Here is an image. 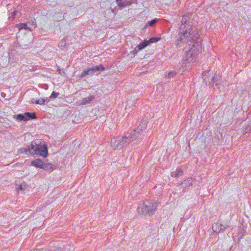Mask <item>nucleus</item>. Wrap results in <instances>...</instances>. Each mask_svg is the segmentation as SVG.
Returning <instances> with one entry per match:
<instances>
[{
  "label": "nucleus",
  "instance_id": "4be33fe9",
  "mask_svg": "<svg viewBox=\"0 0 251 251\" xmlns=\"http://www.w3.org/2000/svg\"><path fill=\"white\" fill-rule=\"evenodd\" d=\"M89 75L88 74V70H84L81 73V74L79 75V77L80 78H83L84 77V76H85L86 75Z\"/></svg>",
  "mask_w": 251,
  "mask_h": 251
},
{
  "label": "nucleus",
  "instance_id": "f257e3e1",
  "mask_svg": "<svg viewBox=\"0 0 251 251\" xmlns=\"http://www.w3.org/2000/svg\"><path fill=\"white\" fill-rule=\"evenodd\" d=\"M178 38L176 41L177 46L181 43L187 42L190 49L186 52L184 60L190 64L201 49V39L198 30L192 25V22L188 15L182 18L181 25L178 31Z\"/></svg>",
  "mask_w": 251,
  "mask_h": 251
},
{
  "label": "nucleus",
  "instance_id": "7ed1b4c3",
  "mask_svg": "<svg viewBox=\"0 0 251 251\" xmlns=\"http://www.w3.org/2000/svg\"><path fill=\"white\" fill-rule=\"evenodd\" d=\"M30 145H33V149L32 150V155H39L44 157H46L48 156V149L45 144H42L40 140H36L32 142Z\"/></svg>",
  "mask_w": 251,
  "mask_h": 251
},
{
  "label": "nucleus",
  "instance_id": "c9c22d12",
  "mask_svg": "<svg viewBox=\"0 0 251 251\" xmlns=\"http://www.w3.org/2000/svg\"><path fill=\"white\" fill-rule=\"evenodd\" d=\"M209 71H208V72H207V73H208V74H209ZM206 73H207V72H205V73L204 75H203V80H204L205 82H207L206 78V77H205V76H206Z\"/></svg>",
  "mask_w": 251,
  "mask_h": 251
},
{
  "label": "nucleus",
  "instance_id": "4468645a",
  "mask_svg": "<svg viewBox=\"0 0 251 251\" xmlns=\"http://www.w3.org/2000/svg\"><path fill=\"white\" fill-rule=\"evenodd\" d=\"M147 124V122L146 120H142L136 129L138 130H140L141 133L142 131L146 128Z\"/></svg>",
  "mask_w": 251,
  "mask_h": 251
},
{
  "label": "nucleus",
  "instance_id": "6ab92c4d",
  "mask_svg": "<svg viewBox=\"0 0 251 251\" xmlns=\"http://www.w3.org/2000/svg\"><path fill=\"white\" fill-rule=\"evenodd\" d=\"M17 27L19 28V30L22 29H25V30H31V29L27 26V25L25 23H20L17 25Z\"/></svg>",
  "mask_w": 251,
  "mask_h": 251
},
{
  "label": "nucleus",
  "instance_id": "412c9836",
  "mask_svg": "<svg viewBox=\"0 0 251 251\" xmlns=\"http://www.w3.org/2000/svg\"><path fill=\"white\" fill-rule=\"evenodd\" d=\"M158 20L157 19H154L150 21H148V25L150 26H153L155 24L158 22Z\"/></svg>",
  "mask_w": 251,
  "mask_h": 251
},
{
  "label": "nucleus",
  "instance_id": "72a5a7b5",
  "mask_svg": "<svg viewBox=\"0 0 251 251\" xmlns=\"http://www.w3.org/2000/svg\"><path fill=\"white\" fill-rule=\"evenodd\" d=\"M188 63L187 62V61L185 60V62H183L182 64V65H181V67L183 68H184L185 67H187V64Z\"/></svg>",
  "mask_w": 251,
  "mask_h": 251
},
{
  "label": "nucleus",
  "instance_id": "0eeeda50",
  "mask_svg": "<svg viewBox=\"0 0 251 251\" xmlns=\"http://www.w3.org/2000/svg\"><path fill=\"white\" fill-rule=\"evenodd\" d=\"M140 134L141 131L135 129L131 131L130 133H127L126 136L129 143L137 138Z\"/></svg>",
  "mask_w": 251,
  "mask_h": 251
},
{
  "label": "nucleus",
  "instance_id": "ddd939ff",
  "mask_svg": "<svg viewBox=\"0 0 251 251\" xmlns=\"http://www.w3.org/2000/svg\"><path fill=\"white\" fill-rule=\"evenodd\" d=\"M245 231V229H244V227L242 225L239 226L238 234V242H239L240 240L243 237Z\"/></svg>",
  "mask_w": 251,
  "mask_h": 251
},
{
  "label": "nucleus",
  "instance_id": "f3484780",
  "mask_svg": "<svg viewBox=\"0 0 251 251\" xmlns=\"http://www.w3.org/2000/svg\"><path fill=\"white\" fill-rule=\"evenodd\" d=\"M150 45L148 40H145L143 42H141L137 46L138 50H141Z\"/></svg>",
  "mask_w": 251,
  "mask_h": 251
},
{
  "label": "nucleus",
  "instance_id": "393cba45",
  "mask_svg": "<svg viewBox=\"0 0 251 251\" xmlns=\"http://www.w3.org/2000/svg\"><path fill=\"white\" fill-rule=\"evenodd\" d=\"M117 4L121 9L123 8L126 7L125 2L124 1H120L118 3H117Z\"/></svg>",
  "mask_w": 251,
  "mask_h": 251
},
{
  "label": "nucleus",
  "instance_id": "5701e85b",
  "mask_svg": "<svg viewBox=\"0 0 251 251\" xmlns=\"http://www.w3.org/2000/svg\"><path fill=\"white\" fill-rule=\"evenodd\" d=\"M59 95V93L58 92H55V91H53L50 96V98L51 99H55Z\"/></svg>",
  "mask_w": 251,
  "mask_h": 251
},
{
  "label": "nucleus",
  "instance_id": "f8f14e48",
  "mask_svg": "<svg viewBox=\"0 0 251 251\" xmlns=\"http://www.w3.org/2000/svg\"><path fill=\"white\" fill-rule=\"evenodd\" d=\"M193 180L191 177L187 178L184 180L182 183L181 185L183 187L189 188L193 185Z\"/></svg>",
  "mask_w": 251,
  "mask_h": 251
},
{
  "label": "nucleus",
  "instance_id": "7c9ffc66",
  "mask_svg": "<svg viewBox=\"0 0 251 251\" xmlns=\"http://www.w3.org/2000/svg\"><path fill=\"white\" fill-rule=\"evenodd\" d=\"M139 51V50H138V49L136 47L133 51H131V53H132L133 54L135 55L137 54Z\"/></svg>",
  "mask_w": 251,
  "mask_h": 251
},
{
  "label": "nucleus",
  "instance_id": "a878e982",
  "mask_svg": "<svg viewBox=\"0 0 251 251\" xmlns=\"http://www.w3.org/2000/svg\"><path fill=\"white\" fill-rule=\"evenodd\" d=\"M51 248H50L48 247H45L44 248H43L42 249H39L40 251H51Z\"/></svg>",
  "mask_w": 251,
  "mask_h": 251
},
{
  "label": "nucleus",
  "instance_id": "1a4fd4ad",
  "mask_svg": "<svg viewBox=\"0 0 251 251\" xmlns=\"http://www.w3.org/2000/svg\"><path fill=\"white\" fill-rule=\"evenodd\" d=\"M212 230L214 232L219 233L224 232V228H223V224L215 223L212 225Z\"/></svg>",
  "mask_w": 251,
  "mask_h": 251
},
{
  "label": "nucleus",
  "instance_id": "f03ea898",
  "mask_svg": "<svg viewBox=\"0 0 251 251\" xmlns=\"http://www.w3.org/2000/svg\"><path fill=\"white\" fill-rule=\"evenodd\" d=\"M157 207V204L155 202L147 200L139 204L137 212L141 215L151 216L154 213Z\"/></svg>",
  "mask_w": 251,
  "mask_h": 251
},
{
  "label": "nucleus",
  "instance_id": "c85d7f7f",
  "mask_svg": "<svg viewBox=\"0 0 251 251\" xmlns=\"http://www.w3.org/2000/svg\"><path fill=\"white\" fill-rule=\"evenodd\" d=\"M38 100H39V101L40 102V103H39V104H40V105H44V104H45L44 99L41 98V99H39Z\"/></svg>",
  "mask_w": 251,
  "mask_h": 251
},
{
  "label": "nucleus",
  "instance_id": "6e6552de",
  "mask_svg": "<svg viewBox=\"0 0 251 251\" xmlns=\"http://www.w3.org/2000/svg\"><path fill=\"white\" fill-rule=\"evenodd\" d=\"M89 75H93L95 72H101L105 70V68L101 64L93 66L87 69Z\"/></svg>",
  "mask_w": 251,
  "mask_h": 251
},
{
  "label": "nucleus",
  "instance_id": "c756f323",
  "mask_svg": "<svg viewBox=\"0 0 251 251\" xmlns=\"http://www.w3.org/2000/svg\"><path fill=\"white\" fill-rule=\"evenodd\" d=\"M230 227L229 225L226 223L225 225H223V228H224V232L225 231V229L228 227Z\"/></svg>",
  "mask_w": 251,
  "mask_h": 251
},
{
  "label": "nucleus",
  "instance_id": "2eb2a0df",
  "mask_svg": "<svg viewBox=\"0 0 251 251\" xmlns=\"http://www.w3.org/2000/svg\"><path fill=\"white\" fill-rule=\"evenodd\" d=\"M42 169L45 171L50 172L54 169V167L52 164L50 163H44Z\"/></svg>",
  "mask_w": 251,
  "mask_h": 251
},
{
  "label": "nucleus",
  "instance_id": "bb28decb",
  "mask_svg": "<svg viewBox=\"0 0 251 251\" xmlns=\"http://www.w3.org/2000/svg\"><path fill=\"white\" fill-rule=\"evenodd\" d=\"M51 251H66L65 249L60 248H52Z\"/></svg>",
  "mask_w": 251,
  "mask_h": 251
},
{
  "label": "nucleus",
  "instance_id": "473e14b6",
  "mask_svg": "<svg viewBox=\"0 0 251 251\" xmlns=\"http://www.w3.org/2000/svg\"><path fill=\"white\" fill-rule=\"evenodd\" d=\"M51 99L50 98V96L49 97H47L46 99H44L45 103L46 104L50 101V100Z\"/></svg>",
  "mask_w": 251,
  "mask_h": 251
},
{
  "label": "nucleus",
  "instance_id": "f704fd0d",
  "mask_svg": "<svg viewBox=\"0 0 251 251\" xmlns=\"http://www.w3.org/2000/svg\"><path fill=\"white\" fill-rule=\"evenodd\" d=\"M243 132H244V134H245V133H247L248 132L250 131V130L249 129V127H246L245 128H244L243 130Z\"/></svg>",
  "mask_w": 251,
  "mask_h": 251
},
{
  "label": "nucleus",
  "instance_id": "ea45409f",
  "mask_svg": "<svg viewBox=\"0 0 251 251\" xmlns=\"http://www.w3.org/2000/svg\"><path fill=\"white\" fill-rule=\"evenodd\" d=\"M122 0H116V1L117 2V3H118V2H120V1H122Z\"/></svg>",
  "mask_w": 251,
  "mask_h": 251
},
{
  "label": "nucleus",
  "instance_id": "aec40b11",
  "mask_svg": "<svg viewBox=\"0 0 251 251\" xmlns=\"http://www.w3.org/2000/svg\"><path fill=\"white\" fill-rule=\"evenodd\" d=\"M160 39L161 38L160 37H153L150 38V39L148 40V41L149 42V44H150L151 43H156L159 41L160 40Z\"/></svg>",
  "mask_w": 251,
  "mask_h": 251
},
{
  "label": "nucleus",
  "instance_id": "9d476101",
  "mask_svg": "<svg viewBox=\"0 0 251 251\" xmlns=\"http://www.w3.org/2000/svg\"><path fill=\"white\" fill-rule=\"evenodd\" d=\"M33 145H30L27 146L26 148H21L19 150V152L21 153H25V154H32V150H33Z\"/></svg>",
  "mask_w": 251,
  "mask_h": 251
},
{
  "label": "nucleus",
  "instance_id": "423d86ee",
  "mask_svg": "<svg viewBox=\"0 0 251 251\" xmlns=\"http://www.w3.org/2000/svg\"><path fill=\"white\" fill-rule=\"evenodd\" d=\"M222 84V79L221 75L219 74H215L211 78V80L209 81V85L213 86V85L215 84V86L219 89L220 88V86Z\"/></svg>",
  "mask_w": 251,
  "mask_h": 251
},
{
  "label": "nucleus",
  "instance_id": "4c0bfd02",
  "mask_svg": "<svg viewBox=\"0 0 251 251\" xmlns=\"http://www.w3.org/2000/svg\"><path fill=\"white\" fill-rule=\"evenodd\" d=\"M17 189L18 190H23L24 189L22 185H19V186L18 187V188Z\"/></svg>",
  "mask_w": 251,
  "mask_h": 251
},
{
  "label": "nucleus",
  "instance_id": "9b49d317",
  "mask_svg": "<svg viewBox=\"0 0 251 251\" xmlns=\"http://www.w3.org/2000/svg\"><path fill=\"white\" fill-rule=\"evenodd\" d=\"M44 163L41 160L37 159L32 161L31 164L36 168L42 169Z\"/></svg>",
  "mask_w": 251,
  "mask_h": 251
},
{
  "label": "nucleus",
  "instance_id": "cd10ccee",
  "mask_svg": "<svg viewBox=\"0 0 251 251\" xmlns=\"http://www.w3.org/2000/svg\"><path fill=\"white\" fill-rule=\"evenodd\" d=\"M31 102L32 103H35V104H39V103H40L39 100H37V99H32L31 100Z\"/></svg>",
  "mask_w": 251,
  "mask_h": 251
},
{
  "label": "nucleus",
  "instance_id": "b1692460",
  "mask_svg": "<svg viewBox=\"0 0 251 251\" xmlns=\"http://www.w3.org/2000/svg\"><path fill=\"white\" fill-rule=\"evenodd\" d=\"M176 74V73L175 71H171L168 74V77L169 78H173Z\"/></svg>",
  "mask_w": 251,
  "mask_h": 251
},
{
  "label": "nucleus",
  "instance_id": "2f4dec72",
  "mask_svg": "<svg viewBox=\"0 0 251 251\" xmlns=\"http://www.w3.org/2000/svg\"><path fill=\"white\" fill-rule=\"evenodd\" d=\"M125 2L126 7L127 6H129L132 4L131 1H124Z\"/></svg>",
  "mask_w": 251,
  "mask_h": 251
},
{
  "label": "nucleus",
  "instance_id": "58836bf2",
  "mask_svg": "<svg viewBox=\"0 0 251 251\" xmlns=\"http://www.w3.org/2000/svg\"><path fill=\"white\" fill-rule=\"evenodd\" d=\"M149 26V25H148V23H147L146 24V25H144L143 29H146L148 27V26Z\"/></svg>",
  "mask_w": 251,
  "mask_h": 251
},
{
  "label": "nucleus",
  "instance_id": "dca6fc26",
  "mask_svg": "<svg viewBox=\"0 0 251 251\" xmlns=\"http://www.w3.org/2000/svg\"><path fill=\"white\" fill-rule=\"evenodd\" d=\"M95 97L93 96H90L87 98H83L80 103V104H86L89 103L91 101L94 100Z\"/></svg>",
  "mask_w": 251,
  "mask_h": 251
},
{
  "label": "nucleus",
  "instance_id": "a211bd4d",
  "mask_svg": "<svg viewBox=\"0 0 251 251\" xmlns=\"http://www.w3.org/2000/svg\"><path fill=\"white\" fill-rule=\"evenodd\" d=\"M183 174V172L181 169H176V171L171 173V176L172 177H178L182 176Z\"/></svg>",
  "mask_w": 251,
  "mask_h": 251
},
{
  "label": "nucleus",
  "instance_id": "e433bc0d",
  "mask_svg": "<svg viewBox=\"0 0 251 251\" xmlns=\"http://www.w3.org/2000/svg\"><path fill=\"white\" fill-rule=\"evenodd\" d=\"M247 127H249V130L250 131L251 130V123L249 124V125H248Z\"/></svg>",
  "mask_w": 251,
  "mask_h": 251
},
{
  "label": "nucleus",
  "instance_id": "20e7f679",
  "mask_svg": "<svg viewBox=\"0 0 251 251\" xmlns=\"http://www.w3.org/2000/svg\"><path fill=\"white\" fill-rule=\"evenodd\" d=\"M129 144V141L125 135L123 137H116L112 138L111 140V147L114 149L120 150Z\"/></svg>",
  "mask_w": 251,
  "mask_h": 251
},
{
  "label": "nucleus",
  "instance_id": "39448f33",
  "mask_svg": "<svg viewBox=\"0 0 251 251\" xmlns=\"http://www.w3.org/2000/svg\"><path fill=\"white\" fill-rule=\"evenodd\" d=\"M13 117L18 122L27 121L30 120L36 119L37 118L35 113H30L28 112H26L24 114L15 115Z\"/></svg>",
  "mask_w": 251,
  "mask_h": 251
}]
</instances>
